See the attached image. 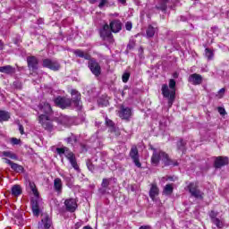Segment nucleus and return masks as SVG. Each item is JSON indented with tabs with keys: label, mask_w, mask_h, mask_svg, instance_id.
<instances>
[{
	"label": "nucleus",
	"mask_w": 229,
	"mask_h": 229,
	"mask_svg": "<svg viewBox=\"0 0 229 229\" xmlns=\"http://www.w3.org/2000/svg\"><path fill=\"white\" fill-rule=\"evenodd\" d=\"M52 112L53 109L49 103L44 102L39 105L40 114L38 116V122L45 130H53V122L51 121V118H49V114H52Z\"/></svg>",
	"instance_id": "1"
},
{
	"label": "nucleus",
	"mask_w": 229,
	"mask_h": 229,
	"mask_svg": "<svg viewBox=\"0 0 229 229\" xmlns=\"http://www.w3.org/2000/svg\"><path fill=\"white\" fill-rule=\"evenodd\" d=\"M30 187L32 191V194H34V198L31 199L32 213L33 216L38 217L40 216V212L44 209V202H42V199L38 197V191L37 190L35 183L30 182Z\"/></svg>",
	"instance_id": "2"
},
{
	"label": "nucleus",
	"mask_w": 229,
	"mask_h": 229,
	"mask_svg": "<svg viewBox=\"0 0 229 229\" xmlns=\"http://www.w3.org/2000/svg\"><path fill=\"white\" fill-rule=\"evenodd\" d=\"M153 155L151 157V163L153 165H158L160 160L165 164V165H178V161H173L169 158V156L162 150L153 149Z\"/></svg>",
	"instance_id": "3"
},
{
	"label": "nucleus",
	"mask_w": 229,
	"mask_h": 229,
	"mask_svg": "<svg viewBox=\"0 0 229 229\" xmlns=\"http://www.w3.org/2000/svg\"><path fill=\"white\" fill-rule=\"evenodd\" d=\"M174 87H176V81L174 79H171L169 81V86H167V84L162 85V94L164 98H168V108H171V106H173V103H174V96L176 95V89ZM169 88L171 90H169Z\"/></svg>",
	"instance_id": "4"
},
{
	"label": "nucleus",
	"mask_w": 229,
	"mask_h": 229,
	"mask_svg": "<svg viewBox=\"0 0 229 229\" xmlns=\"http://www.w3.org/2000/svg\"><path fill=\"white\" fill-rule=\"evenodd\" d=\"M56 153L60 155V157H62V155H64V157L70 162L72 167H73L75 171H80V166L78 165V162L76 161V156L74 155V153H72V151L69 149V148H57Z\"/></svg>",
	"instance_id": "5"
},
{
	"label": "nucleus",
	"mask_w": 229,
	"mask_h": 229,
	"mask_svg": "<svg viewBox=\"0 0 229 229\" xmlns=\"http://www.w3.org/2000/svg\"><path fill=\"white\" fill-rule=\"evenodd\" d=\"M100 37L103 40L109 42V44L114 43V36L112 35V30L108 24H105L100 30Z\"/></svg>",
	"instance_id": "6"
},
{
	"label": "nucleus",
	"mask_w": 229,
	"mask_h": 229,
	"mask_svg": "<svg viewBox=\"0 0 229 229\" xmlns=\"http://www.w3.org/2000/svg\"><path fill=\"white\" fill-rule=\"evenodd\" d=\"M187 189L192 198H196L197 199H203V191H200L198 184L195 182H191Z\"/></svg>",
	"instance_id": "7"
},
{
	"label": "nucleus",
	"mask_w": 229,
	"mask_h": 229,
	"mask_svg": "<svg viewBox=\"0 0 229 229\" xmlns=\"http://www.w3.org/2000/svg\"><path fill=\"white\" fill-rule=\"evenodd\" d=\"M43 67L50 69L51 71H59L60 64L56 60L53 59H45L43 60Z\"/></svg>",
	"instance_id": "8"
},
{
	"label": "nucleus",
	"mask_w": 229,
	"mask_h": 229,
	"mask_svg": "<svg viewBox=\"0 0 229 229\" xmlns=\"http://www.w3.org/2000/svg\"><path fill=\"white\" fill-rule=\"evenodd\" d=\"M130 157L132 159V162L135 164L136 167H142V164H140V160L139 158V149L136 146L131 147Z\"/></svg>",
	"instance_id": "9"
},
{
	"label": "nucleus",
	"mask_w": 229,
	"mask_h": 229,
	"mask_svg": "<svg viewBox=\"0 0 229 229\" xmlns=\"http://www.w3.org/2000/svg\"><path fill=\"white\" fill-rule=\"evenodd\" d=\"M54 102L59 108L64 109L71 106V100L65 97H57Z\"/></svg>",
	"instance_id": "10"
},
{
	"label": "nucleus",
	"mask_w": 229,
	"mask_h": 229,
	"mask_svg": "<svg viewBox=\"0 0 229 229\" xmlns=\"http://www.w3.org/2000/svg\"><path fill=\"white\" fill-rule=\"evenodd\" d=\"M89 68L90 69L92 74H94L95 76H99V74H101V66L96 60H89Z\"/></svg>",
	"instance_id": "11"
},
{
	"label": "nucleus",
	"mask_w": 229,
	"mask_h": 229,
	"mask_svg": "<svg viewBox=\"0 0 229 229\" xmlns=\"http://www.w3.org/2000/svg\"><path fill=\"white\" fill-rule=\"evenodd\" d=\"M53 225V222L51 221V218L47 215H42L41 221L38 223V228L39 229H49L51 228V225Z\"/></svg>",
	"instance_id": "12"
},
{
	"label": "nucleus",
	"mask_w": 229,
	"mask_h": 229,
	"mask_svg": "<svg viewBox=\"0 0 229 229\" xmlns=\"http://www.w3.org/2000/svg\"><path fill=\"white\" fill-rule=\"evenodd\" d=\"M64 206L66 207V210H68V212H75L76 208H78V204L74 199H67L64 201Z\"/></svg>",
	"instance_id": "13"
},
{
	"label": "nucleus",
	"mask_w": 229,
	"mask_h": 229,
	"mask_svg": "<svg viewBox=\"0 0 229 229\" xmlns=\"http://www.w3.org/2000/svg\"><path fill=\"white\" fill-rule=\"evenodd\" d=\"M109 28L113 33H119L123 30V23L119 20H114L110 22Z\"/></svg>",
	"instance_id": "14"
},
{
	"label": "nucleus",
	"mask_w": 229,
	"mask_h": 229,
	"mask_svg": "<svg viewBox=\"0 0 229 229\" xmlns=\"http://www.w3.org/2000/svg\"><path fill=\"white\" fill-rule=\"evenodd\" d=\"M119 117H121V119H125V120L131 118V109L130 107H124V106H122L119 111Z\"/></svg>",
	"instance_id": "15"
},
{
	"label": "nucleus",
	"mask_w": 229,
	"mask_h": 229,
	"mask_svg": "<svg viewBox=\"0 0 229 229\" xmlns=\"http://www.w3.org/2000/svg\"><path fill=\"white\" fill-rule=\"evenodd\" d=\"M28 67L32 69V71H37L38 69V60L35 56H29L27 58Z\"/></svg>",
	"instance_id": "16"
},
{
	"label": "nucleus",
	"mask_w": 229,
	"mask_h": 229,
	"mask_svg": "<svg viewBox=\"0 0 229 229\" xmlns=\"http://www.w3.org/2000/svg\"><path fill=\"white\" fill-rule=\"evenodd\" d=\"M190 83H192V85H201V82L203 81V77L198 73H193L190 75L189 77Z\"/></svg>",
	"instance_id": "17"
},
{
	"label": "nucleus",
	"mask_w": 229,
	"mask_h": 229,
	"mask_svg": "<svg viewBox=\"0 0 229 229\" xmlns=\"http://www.w3.org/2000/svg\"><path fill=\"white\" fill-rule=\"evenodd\" d=\"M228 164V157H218L215 160V167L216 169H220L223 165H226Z\"/></svg>",
	"instance_id": "18"
},
{
	"label": "nucleus",
	"mask_w": 229,
	"mask_h": 229,
	"mask_svg": "<svg viewBox=\"0 0 229 229\" xmlns=\"http://www.w3.org/2000/svg\"><path fill=\"white\" fill-rule=\"evenodd\" d=\"M64 189V184L62 183V179L55 178L54 180V190L57 194H62V190Z\"/></svg>",
	"instance_id": "19"
},
{
	"label": "nucleus",
	"mask_w": 229,
	"mask_h": 229,
	"mask_svg": "<svg viewBox=\"0 0 229 229\" xmlns=\"http://www.w3.org/2000/svg\"><path fill=\"white\" fill-rule=\"evenodd\" d=\"M212 223L217 226V228H223V221L219 220V218L216 217L217 214L214 211H211L209 214Z\"/></svg>",
	"instance_id": "20"
},
{
	"label": "nucleus",
	"mask_w": 229,
	"mask_h": 229,
	"mask_svg": "<svg viewBox=\"0 0 229 229\" xmlns=\"http://www.w3.org/2000/svg\"><path fill=\"white\" fill-rule=\"evenodd\" d=\"M71 95L73 103H75V105L80 106V100L81 99V95L80 94V92H78V90L76 89H72Z\"/></svg>",
	"instance_id": "21"
},
{
	"label": "nucleus",
	"mask_w": 229,
	"mask_h": 229,
	"mask_svg": "<svg viewBox=\"0 0 229 229\" xmlns=\"http://www.w3.org/2000/svg\"><path fill=\"white\" fill-rule=\"evenodd\" d=\"M11 193L15 198H18V196H21L22 194V187L19 184H15L11 189Z\"/></svg>",
	"instance_id": "22"
},
{
	"label": "nucleus",
	"mask_w": 229,
	"mask_h": 229,
	"mask_svg": "<svg viewBox=\"0 0 229 229\" xmlns=\"http://www.w3.org/2000/svg\"><path fill=\"white\" fill-rule=\"evenodd\" d=\"M0 72H3L4 74H15V68L12 65L1 66Z\"/></svg>",
	"instance_id": "23"
},
{
	"label": "nucleus",
	"mask_w": 229,
	"mask_h": 229,
	"mask_svg": "<svg viewBox=\"0 0 229 229\" xmlns=\"http://www.w3.org/2000/svg\"><path fill=\"white\" fill-rule=\"evenodd\" d=\"M10 117H12L10 112L0 110V123H6L7 121H10Z\"/></svg>",
	"instance_id": "24"
},
{
	"label": "nucleus",
	"mask_w": 229,
	"mask_h": 229,
	"mask_svg": "<svg viewBox=\"0 0 229 229\" xmlns=\"http://www.w3.org/2000/svg\"><path fill=\"white\" fill-rule=\"evenodd\" d=\"M158 192H159V190L157 184H152L149 191V196L153 201H155V198L158 196Z\"/></svg>",
	"instance_id": "25"
},
{
	"label": "nucleus",
	"mask_w": 229,
	"mask_h": 229,
	"mask_svg": "<svg viewBox=\"0 0 229 229\" xmlns=\"http://www.w3.org/2000/svg\"><path fill=\"white\" fill-rule=\"evenodd\" d=\"M109 0H89V3L91 4H96V3H98V6L100 8V10H103L106 4H108Z\"/></svg>",
	"instance_id": "26"
},
{
	"label": "nucleus",
	"mask_w": 229,
	"mask_h": 229,
	"mask_svg": "<svg viewBox=\"0 0 229 229\" xmlns=\"http://www.w3.org/2000/svg\"><path fill=\"white\" fill-rule=\"evenodd\" d=\"M57 123H59V124H62L63 126H70L71 119L68 116H60L57 119Z\"/></svg>",
	"instance_id": "27"
},
{
	"label": "nucleus",
	"mask_w": 229,
	"mask_h": 229,
	"mask_svg": "<svg viewBox=\"0 0 229 229\" xmlns=\"http://www.w3.org/2000/svg\"><path fill=\"white\" fill-rule=\"evenodd\" d=\"M74 55L79 58H84L85 60H90V55L80 49L74 50Z\"/></svg>",
	"instance_id": "28"
},
{
	"label": "nucleus",
	"mask_w": 229,
	"mask_h": 229,
	"mask_svg": "<svg viewBox=\"0 0 229 229\" xmlns=\"http://www.w3.org/2000/svg\"><path fill=\"white\" fill-rule=\"evenodd\" d=\"M155 33H157V28L149 25L147 29V37L148 38H151L155 37Z\"/></svg>",
	"instance_id": "29"
},
{
	"label": "nucleus",
	"mask_w": 229,
	"mask_h": 229,
	"mask_svg": "<svg viewBox=\"0 0 229 229\" xmlns=\"http://www.w3.org/2000/svg\"><path fill=\"white\" fill-rule=\"evenodd\" d=\"M106 124L110 128L111 133H115L117 129L115 128L114 122L108 118L106 119Z\"/></svg>",
	"instance_id": "30"
},
{
	"label": "nucleus",
	"mask_w": 229,
	"mask_h": 229,
	"mask_svg": "<svg viewBox=\"0 0 229 229\" xmlns=\"http://www.w3.org/2000/svg\"><path fill=\"white\" fill-rule=\"evenodd\" d=\"M169 0H162V3H160L159 4H157L156 6V8L157 10H161V12H165V10H167V3Z\"/></svg>",
	"instance_id": "31"
},
{
	"label": "nucleus",
	"mask_w": 229,
	"mask_h": 229,
	"mask_svg": "<svg viewBox=\"0 0 229 229\" xmlns=\"http://www.w3.org/2000/svg\"><path fill=\"white\" fill-rule=\"evenodd\" d=\"M3 157H7V158H12V160H17V155L12 151L2 152Z\"/></svg>",
	"instance_id": "32"
},
{
	"label": "nucleus",
	"mask_w": 229,
	"mask_h": 229,
	"mask_svg": "<svg viewBox=\"0 0 229 229\" xmlns=\"http://www.w3.org/2000/svg\"><path fill=\"white\" fill-rule=\"evenodd\" d=\"M11 168L13 169V171H15L16 173H22V171H24V168L22 167V165H18L16 163H13L11 165Z\"/></svg>",
	"instance_id": "33"
},
{
	"label": "nucleus",
	"mask_w": 229,
	"mask_h": 229,
	"mask_svg": "<svg viewBox=\"0 0 229 229\" xmlns=\"http://www.w3.org/2000/svg\"><path fill=\"white\" fill-rule=\"evenodd\" d=\"M205 55H206V58H208V60H212V58H214V52L210 50V48H206Z\"/></svg>",
	"instance_id": "34"
},
{
	"label": "nucleus",
	"mask_w": 229,
	"mask_h": 229,
	"mask_svg": "<svg viewBox=\"0 0 229 229\" xmlns=\"http://www.w3.org/2000/svg\"><path fill=\"white\" fill-rule=\"evenodd\" d=\"M164 193L166 196H169V194H173V186L171 184H166L164 189Z\"/></svg>",
	"instance_id": "35"
},
{
	"label": "nucleus",
	"mask_w": 229,
	"mask_h": 229,
	"mask_svg": "<svg viewBox=\"0 0 229 229\" xmlns=\"http://www.w3.org/2000/svg\"><path fill=\"white\" fill-rule=\"evenodd\" d=\"M177 148H178L179 151H184V149H185V141H183V140H181L180 141H178Z\"/></svg>",
	"instance_id": "36"
},
{
	"label": "nucleus",
	"mask_w": 229,
	"mask_h": 229,
	"mask_svg": "<svg viewBox=\"0 0 229 229\" xmlns=\"http://www.w3.org/2000/svg\"><path fill=\"white\" fill-rule=\"evenodd\" d=\"M62 177L64 178V182H66V183H72V175H66V174H62Z\"/></svg>",
	"instance_id": "37"
},
{
	"label": "nucleus",
	"mask_w": 229,
	"mask_h": 229,
	"mask_svg": "<svg viewBox=\"0 0 229 229\" xmlns=\"http://www.w3.org/2000/svg\"><path fill=\"white\" fill-rule=\"evenodd\" d=\"M11 144H13V146H19V144H21V140L17 139V138H11Z\"/></svg>",
	"instance_id": "38"
},
{
	"label": "nucleus",
	"mask_w": 229,
	"mask_h": 229,
	"mask_svg": "<svg viewBox=\"0 0 229 229\" xmlns=\"http://www.w3.org/2000/svg\"><path fill=\"white\" fill-rule=\"evenodd\" d=\"M101 185L104 189H106L110 185V179H103Z\"/></svg>",
	"instance_id": "39"
},
{
	"label": "nucleus",
	"mask_w": 229,
	"mask_h": 229,
	"mask_svg": "<svg viewBox=\"0 0 229 229\" xmlns=\"http://www.w3.org/2000/svg\"><path fill=\"white\" fill-rule=\"evenodd\" d=\"M122 80L123 83H127L128 81L130 80V73L126 72L123 74Z\"/></svg>",
	"instance_id": "40"
},
{
	"label": "nucleus",
	"mask_w": 229,
	"mask_h": 229,
	"mask_svg": "<svg viewBox=\"0 0 229 229\" xmlns=\"http://www.w3.org/2000/svg\"><path fill=\"white\" fill-rule=\"evenodd\" d=\"M132 27L133 25L131 24V22L128 21L125 23V29L127 30V31H131Z\"/></svg>",
	"instance_id": "41"
},
{
	"label": "nucleus",
	"mask_w": 229,
	"mask_h": 229,
	"mask_svg": "<svg viewBox=\"0 0 229 229\" xmlns=\"http://www.w3.org/2000/svg\"><path fill=\"white\" fill-rule=\"evenodd\" d=\"M87 167L89 171H94V165H92V163H90V161L87 162Z\"/></svg>",
	"instance_id": "42"
},
{
	"label": "nucleus",
	"mask_w": 229,
	"mask_h": 229,
	"mask_svg": "<svg viewBox=\"0 0 229 229\" xmlns=\"http://www.w3.org/2000/svg\"><path fill=\"white\" fill-rule=\"evenodd\" d=\"M218 112L220 115H226V110H225L223 107H218Z\"/></svg>",
	"instance_id": "43"
},
{
	"label": "nucleus",
	"mask_w": 229,
	"mask_h": 229,
	"mask_svg": "<svg viewBox=\"0 0 229 229\" xmlns=\"http://www.w3.org/2000/svg\"><path fill=\"white\" fill-rule=\"evenodd\" d=\"M65 140L68 144H71V142H72V140L76 141V139L74 137H68L65 139Z\"/></svg>",
	"instance_id": "44"
},
{
	"label": "nucleus",
	"mask_w": 229,
	"mask_h": 229,
	"mask_svg": "<svg viewBox=\"0 0 229 229\" xmlns=\"http://www.w3.org/2000/svg\"><path fill=\"white\" fill-rule=\"evenodd\" d=\"M19 131L21 135H24V126L22 124H19Z\"/></svg>",
	"instance_id": "45"
},
{
	"label": "nucleus",
	"mask_w": 229,
	"mask_h": 229,
	"mask_svg": "<svg viewBox=\"0 0 229 229\" xmlns=\"http://www.w3.org/2000/svg\"><path fill=\"white\" fill-rule=\"evenodd\" d=\"M225 94V89L222 88L219 91H218V96L219 98H223V95Z\"/></svg>",
	"instance_id": "46"
},
{
	"label": "nucleus",
	"mask_w": 229,
	"mask_h": 229,
	"mask_svg": "<svg viewBox=\"0 0 229 229\" xmlns=\"http://www.w3.org/2000/svg\"><path fill=\"white\" fill-rule=\"evenodd\" d=\"M4 160V162H5V164H8L9 165H11L12 166V165L13 164V162H12L10 159H8V158H4L3 159Z\"/></svg>",
	"instance_id": "47"
},
{
	"label": "nucleus",
	"mask_w": 229,
	"mask_h": 229,
	"mask_svg": "<svg viewBox=\"0 0 229 229\" xmlns=\"http://www.w3.org/2000/svg\"><path fill=\"white\" fill-rule=\"evenodd\" d=\"M139 229H151V226H149V225H142Z\"/></svg>",
	"instance_id": "48"
},
{
	"label": "nucleus",
	"mask_w": 229,
	"mask_h": 229,
	"mask_svg": "<svg viewBox=\"0 0 229 229\" xmlns=\"http://www.w3.org/2000/svg\"><path fill=\"white\" fill-rule=\"evenodd\" d=\"M4 47V43H3V41L0 40V50H3Z\"/></svg>",
	"instance_id": "49"
},
{
	"label": "nucleus",
	"mask_w": 229,
	"mask_h": 229,
	"mask_svg": "<svg viewBox=\"0 0 229 229\" xmlns=\"http://www.w3.org/2000/svg\"><path fill=\"white\" fill-rule=\"evenodd\" d=\"M121 4H126V0H118Z\"/></svg>",
	"instance_id": "50"
},
{
	"label": "nucleus",
	"mask_w": 229,
	"mask_h": 229,
	"mask_svg": "<svg viewBox=\"0 0 229 229\" xmlns=\"http://www.w3.org/2000/svg\"><path fill=\"white\" fill-rule=\"evenodd\" d=\"M21 226L24 225V218L22 217V213H21Z\"/></svg>",
	"instance_id": "51"
},
{
	"label": "nucleus",
	"mask_w": 229,
	"mask_h": 229,
	"mask_svg": "<svg viewBox=\"0 0 229 229\" xmlns=\"http://www.w3.org/2000/svg\"><path fill=\"white\" fill-rule=\"evenodd\" d=\"M127 49H133V45L129 44V45L127 46Z\"/></svg>",
	"instance_id": "52"
}]
</instances>
